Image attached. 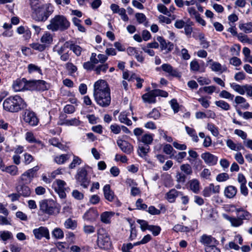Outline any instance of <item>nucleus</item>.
I'll list each match as a JSON object with an SVG mask.
<instances>
[{"instance_id":"obj_1","label":"nucleus","mask_w":252,"mask_h":252,"mask_svg":"<svg viewBox=\"0 0 252 252\" xmlns=\"http://www.w3.org/2000/svg\"><path fill=\"white\" fill-rule=\"evenodd\" d=\"M94 97L96 103L102 107H107L110 104V90L106 81L100 80L94 83Z\"/></svg>"},{"instance_id":"obj_2","label":"nucleus","mask_w":252,"mask_h":252,"mask_svg":"<svg viewBox=\"0 0 252 252\" xmlns=\"http://www.w3.org/2000/svg\"><path fill=\"white\" fill-rule=\"evenodd\" d=\"M27 107L26 102L18 95L10 96L4 99L3 102V109L11 113L18 112Z\"/></svg>"},{"instance_id":"obj_3","label":"nucleus","mask_w":252,"mask_h":252,"mask_svg":"<svg viewBox=\"0 0 252 252\" xmlns=\"http://www.w3.org/2000/svg\"><path fill=\"white\" fill-rule=\"evenodd\" d=\"M70 26V22L63 15H56L50 20V24L47 26V29L52 32H63L68 30Z\"/></svg>"},{"instance_id":"obj_4","label":"nucleus","mask_w":252,"mask_h":252,"mask_svg":"<svg viewBox=\"0 0 252 252\" xmlns=\"http://www.w3.org/2000/svg\"><path fill=\"white\" fill-rule=\"evenodd\" d=\"M54 10V6L51 3L42 4L40 7L32 11V16L36 21L44 22L47 20Z\"/></svg>"},{"instance_id":"obj_5","label":"nucleus","mask_w":252,"mask_h":252,"mask_svg":"<svg viewBox=\"0 0 252 252\" xmlns=\"http://www.w3.org/2000/svg\"><path fill=\"white\" fill-rule=\"evenodd\" d=\"M38 169V166H36L27 170L18 178L17 184L21 185L24 184L26 185L30 184L33 178L36 177V172Z\"/></svg>"},{"instance_id":"obj_6","label":"nucleus","mask_w":252,"mask_h":252,"mask_svg":"<svg viewBox=\"0 0 252 252\" xmlns=\"http://www.w3.org/2000/svg\"><path fill=\"white\" fill-rule=\"evenodd\" d=\"M97 243L98 246L103 249H107L110 247L111 242L109 234L104 229H101L97 232Z\"/></svg>"},{"instance_id":"obj_7","label":"nucleus","mask_w":252,"mask_h":252,"mask_svg":"<svg viewBox=\"0 0 252 252\" xmlns=\"http://www.w3.org/2000/svg\"><path fill=\"white\" fill-rule=\"evenodd\" d=\"M75 179L77 184L83 188L87 189L88 187L90 180L88 177V171L85 167H82L78 169Z\"/></svg>"},{"instance_id":"obj_8","label":"nucleus","mask_w":252,"mask_h":252,"mask_svg":"<svg viewBox=\"0 0 252 252\" xmlns=\"http://www.w3.org/2000/svg\"><path fill=\"white\" fill-rule=\"evenodd\" d=\"M55 204L51 199H45L39 202V209L42 213L51 215L54 213Z\"/></svg>"},{"instance_id":"obj_9","label":"nucleus","mask_w":252,"mask_h":252,"mask_svg":"<svg viewBox=\"0 0 252 252\" xmlns=\"http://www.w3.org/2000/svg\"><path fill=\"white\" fill-rule=\"evenodd\" d=\"M66 185V184L64 181L60 179L56 180L54 183L55 190L61 198H65L66 197L65 191L69 189L68 188L65 187Z\"/></svg>"},{"instance_id":"obj_10","label":"nucleus","mask_w":252,"mask_h":252,"mask_svg":"<svg viewBox=\"0 0 252 252\" xmlns=\"http://www.w3.org/2000/svg\"><path fill=\"white\" fill-rule=\"evenodd\" d=\"M23 120L26 123L31 126H35L37 125L39 122V120L35 113L28 110L25 111L23 115Z\"/></svg>"},{"instance_id":"obj_11","label":"nucleus","mask_w":252,"mask_h":252,"mask_svg":"<svg viewBox=\"0 0 252 252\" xmlns=\"http://www.w3.org/2000/svg\"><path fill=\"white\" fill-rule=\"evenodd\" d=\"M34 237L38 240H41L44 237L47 240H49L50 233L47 227L45 226H40L38 228H35L32 230Z\"/></svg>"},{"instance_id":"obj_12","label":"nucleus","mask_w":252,"mask_h":252,"mask_svg":"<svg viewBox=\"0 0 252 252\" xmlns=\"http://www.w3.org/2000/svg\"><path fill=\"white\" fill-rule=\"evenodd\" d=\"M168 74V76L174 77H180L181 76L180 73L179 72L177 69L173 67L170 64L164 63L160 67H157V70H159L160 68Z\"/></svg>"},{"instance_id":"obj_13","label":"nucleus","mask_w":252,"mask_h":252,"mask_svg":"<svg viewBox=\"0 0 252 252\" xmlns=\"http://www.w3.org/2000/svg\"><path fill=\"white\" fill-rule=\"evenodd\" d=\"M220 192V186H215L214 184L211 183L208 186L205 187L202 190V194L205 197H209L212 193L218 194Z\"/></svg>"},{"instance_id":"obj_14","label":"nucleus","mask_w":252,"mask_h":252,"mask_svg":"<svg viewBox=\"0 0 252 252\" xmlns=\"http://www.w3.org/2000/svg\"><path fill=\"white\" fill-rule=\"evenodd\" d=\"M30 86L33 89L40 91H44L49 89L50 86L49 84L44 80H33L29 82Z\"/></svg>"},{"instance_id":"obj_15","label":"nucleus","mask_w":252,"mask_h":252,"mask_svg":"<svg viewBox=\"0 0 252 252\" xmlns=\"http://www.w3.org/2000/svg\"><path fill=\"white\" fill-rule=\"evenodd\" d=\"M199 242L204 245L205 247H210L214 245H218L219 242L211 235L207 234L202 235L199 240Z\"/></svg>"},{"instance_id":"obj_16","label":"nucleus","mask_w":252,"mask_h":252,"mask_svg":"<svg viewBox=\"0 0 252 252\" xmlns=\"http://www.w3.org/2000/svg\"><path fill=\"white\" fill-rule=\"evenodd\" d=\"M201 157L207 164L210 166L216 165L218 161L217 157L209 152L203 153Z\"/></svg>"},{"instance_id":"obj_17","label":"nucleus","mask_w":252,"mask_h":252,"mask_svg":"<svg viewBox=\"0 0 252 252\" xmlns=\"http://www.w3.org/2000/svg\"><path fill=\"white\" fill-rule=\"evenodd\" d=\"M117 143L121 150L126 154H130L133 150V146L126 141L119 139Z\"/></svg>"},{"instance_id":"obj_18","label":"nucleus","mask_w":252,"mask_h":252,"mask_svg":"<svg viewBox=\"0 0 252 252\" xmlns=\"http://www.w3.org/2000/svg\"><path fill=\"white\" fill-rule=\"evenodd\" d=\"M16 190L21 196L24 197H29L31 194V190L30 187L24 184L21 185L17 184Z\"/></svg>"},{"instance_id":"obj_19","label":"nucleus","mask_w":252,"mask_h":252,"mask_svg":"<svg viewBox=\"0 0 252 252\" xmlns=\"http://www.w3.org/2000/svg\"><path fill=\"white\" fill-rule=\"evenodd\" d=\"M30 85L29 82L27 83L26 79L23 78L22 79H17L15 81L12 85V87L15 92H19L27 89V86Z\"/></svg>"},{"instance_id":"obj_20","label":"nucleus","mask_w":252,"mask_h":252,"mask_svg":"<svg viewBox=\"0 0 252 252\" xmlns=\"http://www.w3.org/2000/svg\"><path fill=\"white\" fill-rule=\"evenodd\" d=\"M98 216V213L97 210L91 208L84 214L83 218L85 220L93 221L95 220Z\"/></svg>"},{"instance_id":"obj_21","label":"nucleus","mask_w":252,"mask_h":252,"mask_svg":"<svg viewBox=\"0 0 252 252\" xmlns=\"http://www.w3.org/2000/svg\"><path fill=\"white\" fill-rule=\"evenodd\" d=\"M64 115L60 117V125H65L67 126H77L80 125V121L76 118L71 119L70 120L66 119V116L63 117Z\"/></svg>"},{"instance_id":"obj_22","label":"nucleus","mask_w":252,"mask_h":252,"mask_svg":"<svg viewBox=\"0 0 252 252\" xmlns=\"http://www.w3.org/2000/svg\"><path fill=\"white\" fill-rule=\"evenodd\" d=\"M108 57L106 55L99 54L98 55L95 53H93L90 57V61L94 64L105 63L107 60Z\"/></svg>"},{"instance_id":"obj_23","label":"nucleus","mask_w":252,"mask_h":252,"mask_svg":"<svg viewBox=\"0 0 252 252\" xmlns=\"http://www.w3.org/2000/svg\"><path fill=\"white\" fill-rule=\"evenodd\" d=\"M157 39L160 43L161 50H167L168 52L173 49V44L169 41L166 42L162 36H158Z\"/></svg>"},{"instance_id":"obj_24","label":"nucleus","mask_w":252,"mask_h":252,"mask_svg":"<svg viewBox=\"0 0 252 252\" xmlns=\"http://www.w3.org/2000/svg\"><path fill=\"white\" fill-rule=\"evenodd\" d=\"M208 63H210V68L212 71L214 72H218L220 73L226 71L227 68L225 66H222L220 63L218 62H213L212 60H210L208 62Z\"/></svg>"},{"instance_id":"obj_25","label":"nucleus","mask_w":252,"mask_h":252,"mask_svg":"<svg viewBox=\"0 0 252 252\" xmlns=\"http://www.w3.org/2000/svg\"><path fill=\"white\" fill-rule=\"evenodd\" d=\"M103 191L105 198L106 200L110 202H112L114 200L116 196L114 192L111 189L109 185H105L103 187Z\"/></svg>"},{"instance_id":"obj_26","label":"nucleus","mask_w":252,"mask_h":252,"mask_svg":"<svg viewBox=\"0 0 252 252\" xmlns=\"http://www.w3.org/2000/svg\"><path fill=\"white\" fill-rule=\"evenodd\" d=\"M237 192V188L233 186H228L225 188L224 190V196L227 198H234Z\"/></svg>"},{"instance_id":"obj_27","label":"nucleus","mask_w":252,"mask_h":252,"mask_svg":"<svg viewBox=\"0 0 252 252\" xmlns=\"http://www.w3.org/2000/svg\"><path fill=\"white\" fill-rule=\"evenodd\" d=\"M227 146L231 150L239 151L244 150L245 148L241 143H235L231 139H228L226 141Z\"/></svg>"},{"instance_id":"obj_28","label":"nucleus","mask_w":252,"mask_h":252,"mask_svg":"<svg viewBox=\"0 0 252 252\" xmlns=\"http://www.w3.org/2000/svg\"><path fill=\"white\" fill-rule=\"evenodd\" d=\"M154 135L151 133H145L138 138V141L144 143L145 145H149L153 142Z\"/></svg>"},{"instance_id":"obj_29","label":"nucleus","mask_w":252,"mask_h":252,"mask_svg":"<svg viewBox=\"0 0 252 252\" xmlns=\"http://www.w3.org/2000/svg\"><path fill=\"white\" fill-rule=\"evenodd\" d=\"M142 98L144 102L149 103H155L156 101V95H155L154 90H152L149 93L144 94L142 96Z\"/></svg>"},{"instance_id":"obj_30","label":"nucleus","mask_w":252,"mask_h":252,"mask_svg":"<svg viewBox=\"0 0 252 252\" xmlns=\"http://www.w3.org/2000/svg\"><path fill=\"white\" fill-rule=\"evenodd\" d=\"M179 195H182V192L178 191L175 189H172L166 194V199L169 202L173 203Z\"/></svg>"},{"instance_id":"obj_31","label":"nucleus","mask_w":252,"mask_h":252,"mask_svg":"<svg viewBox=\"0 0 252 252\" xmlns=\"http://www.w3.org/2000/svg\"><path fill=\"white\" fill-rule=\"evenodd\" d=\"M235 211L237 213H241V214H237V217L242 221L249 220L251 218V214L242 208H237Z\"/></svg>"},{"instance_id":"obj_32","label":"nucleus","mask_w":252,"mask_h":252,"mask_svg":"<svg viewBox=\"0 0 252 252\" xmlns=\"http://www.w3.org/2000/svg\"><path fill=\"white\" fill-rule=\"evenodd\" d=\"M189 189L194 193H198L200 191V182L196 179H192L189 182Z\"/></svg>"},{"instance_id":"obj_33","label":"nucleus","mask_w":252,"mask_h":252,"mask_svg":"<svg viewBox=\"0 0 252 252\" xmlns=\"http://www.w3.org/2000/svg\"><path fill=\"white\" fill-rule=\"evenodd\" d=\"M40 41L47 47L52 43L53 36L50 32H46L41 36Z\"/></svg>"},{"instance_id":"obj_34","label":"nucleus","mask_w":252,"mask_h":252,"mask_svg":"<svg viewBox=\"0 0 252 252\" xmlns=\"http://www.w3.org/2000/svg\"><path fill=\"white\" fill-rule=\"evenodd\" d=\"M225 218L230 222L231 226L233 227H239L244 223L243 221L240 220L238 217L226 216Z\"/></svg>"},{"instance_id":"obj_35","label":"nucleus","mask_w":252,"mask_h":252,"mask_svg":"<svg viewBox=\"0 0 252 252\" xmlns=\"http://www.w3.org/2000/svg\"><path fill=\"white\" fill-rule=\"evenodd\" d=\"M70 158V155L62 154L56 156L54 158V161L58 164H63Z\"/></svg>"},{"instance_id":"obj_36","label":"nucleus","mask_w":252,"mask_h":252,"mask_svg":"<svg viewBox=\"0 0 252 252\" xmlns=\"http://www.w3.org/2000/svg\"><path fill=\"white\" fill-rule=\"evenodd\" d=\"M77 225L76 220H73L71 218L66 219L64 222V226L66 229L74 230Z\"/></svg>"},{"instance_id":"obj_37","label":"nucleus","mask_w":252,"mask_h":252,"mask_svg":"<svg viewBox=\"0 0 252 252\" xmlns=\"http://www.w3.org/2000/svg\"><path fill=\"white\" fill-rule=\"evenodd\" d=\"M187 133L191 137L192 140L195 142H198L199 139L194 129L188 126H185Z\"/></svg>"},{"instance_id":"obj_38","label":"nucleus","mask_w":252,"mask_h":252,"mask_svg":"<svg viewBox=\"0 0 252 252\" xmlns=\"http://www.w3.org/2000/svg\"><path fill=\"white\" fill-rule=\"evenodd\" d=\"M239 29L246 33L252 32V23H240L239 25Z\"/></svg>"},{"instance_id":"obj_39","label":"nucleus","mask_w":252,"mask_h":252,"mask_svg":"<svg viewBox=\"0 0 252 252\" xmlns=\"http://www.w3.org/2000/svg\"><path fill=\"white\" fill-rule=\"evenodd\" d=\"M187 156V153L186 152H179L177 155H175V154H172L170 156V158L175 159L177 162L181 163L183 159Z\"/></svg>"},{"instance_id":"obj_40","label":"nucleus","mask_w":252,"mask_h":252,"mask_svg":"<svg viewBox=\"0 0 252 252\" xmlns=\"http://www.w3.org/2000/svg\"><path fill=\"white\" fill-rule=\"evenodd\" d=\"M119 121L124 123L127 126H131L132 125L131 121L127 117V114L125 112L121 113L118 117Z\"/></svg>"},{"instance_id":"obj_41","label":"nucleus","mask_w":252,"mask_h":252,"mask_svg":"<svg viewBox=\"0 0 252 252\" xmlns=\"http://www.w3.org/2000/svg\"><path fill=\"white\" fill-rule=\"evenodd\" d=\"M52 236L57 239H62L64 237V233L63 230L59 227H56L52 232Z\"/></svg>"},{"instance_id":"obj_42","label":"nucleus","mask_w":252,"mask_h":252,"mask_svg":"<svg viewBox=\"0 0 252 252\" xmlns=\"http://www.w3.org/2000/svg\"><path fill=\"white\" fill-rule=\"evenodd\" d=\"M150 151V147L149 145H145V146L139 145L138 150V153L141 157L146 156Z\"/></svg>"},{"instance_id":"obj_43","label":"nucleus","mask_w":252,"mask_h":252,"mask_svg":"<svg viewBox=\"0 0 252 252\" xmlns=\"http://www.w3.org/2000/svg\"><path fill=\"white\" fill-rule=\"evenodd\" d=\"M112 212H104L101 215V220L105 223L110 222V219L113 215Z\"/></svg>"},{"instance_id":"obj_44","label":"nucleus","mask_w":252,"mask_h":252,"mask_svg":"<svg viewBox=\"0 0 252 252\" xmlns=\"http://www.w3.org/2000/svg\"><path fill=\"white\" fill-rule=\"evenodd\" d=\"M4 172H6L12 176H16L18 174V168L16 166L12 165L6 166Z\"/></svg>"},{"instance_id":"obj_45","label":"nucleus","mask_w":252,"mask_h":252,"mask_svg":"<svg viewBox=\"0 0 252 252\" xmlns=\"http://www.w3.org/2000/svg\"><path fill=\"white\" fill-rule=\"evenodd\" d=\"M82 160L79 157L75 155L73 156V160L68 166L69 169H72L77 165H79L82 163Z\"/></svg>"},{"instance_id":"obj_46","label":"nucleus","mask_w":252,"mask_h":252,"mask_svg":"<svg viewBox=\"0 0 252 252\" xmlns=\"http://www.w3.org/2000/svg\"><path fill=\"white\" fill-rule=\"evenodd\" d=\"M180 169L186 175H190L192 173L191 166L188 163L181 165L180 166Z\"/></svg>"},{"instance_id":"obj_47","label":"nucleus","mask_w":252,"mask_h":252,"mask_svg":"<svg viewBox=\"0 0 252 252\" xmlns=\"http://www.w3.org/2000/svg\"><path fill=\"white\" fill-rule=\"evenodd\" d=\"M230 87L232 88L234 91L239 93L240 94H245V85L241 86L238 85L235 83H233L230 84Z\"/></svg>"},{"instance_id":"obj_48","label":"nucleus","mask_w":252,"mask_h":252,"mask_svg":"<svg viewBox=\"0 0 252 252\" xmlns=\"http://www.w3.org/2000/svg\"><path fill=\"white\" fill-rule=\"evenodd\" d=\"M207 129L211 132L212 134L217 137L219 135V131L218 127L212 123L207 124Z\"/></svg>"},{"instance_id":"obj_49","label":"nucleus","mask_w":252,"mask_h":252,"mask_svg":"<svg viewBox=\"0 0 252 252\" xmlns=\"http://www.w3.org/2000/svg\"><path fill=\"white\" fill-rule=\"evenodd\" d=\"M215 104L222 109L227 111L230 109V105L226 102L223 100H218L215 101Z\"/></svg>"},{"instance_id":"obj_50","label":"nucleus","mask_w":252,"mask_h":252,"mask_svg":"<svg viewBox=\"0 0 252 252\" xmlns=\"http://www.w3.org/2000/svg\"><path fill=\"white\" fill-rule=\"evenodd\" d=\"M108 68V64L103 63L96 66L94 68V71L97 74H99L101 72H105Z\"/></svg>"},{"instance_id":"obj_51","label":"nucleus","mask_w":252,"mask_h":252,"mask_svg":"<svg viewBox=\"0 0 252 252\" xmlns=\"http://www.w3.org/2000/svg\"><path fill=\"white\" fill-rule=\"evenodd\" d=\"M32 48L39 52H42L45 50L46 47L43 44H40L39 43H33L30 44Z\"/></svg>"},{"instance_id":"obj_52","label":"nucleus","mask_w":252,"mask_h":252,"mask_svg":"<svg viewBox=\"0 0 252 252\" xmlns=\"http://www.w3.org/2000/svg\"><path fill=\"white\" fill-rule=\"evenodd\" d=\"M0 237L3 241H5L12 238L13 235L12 233L8 231H0Z\"/></svg>"},{"instance_id":"obj_53","label":"nucleus","mask_w":252,"mask_h":252,"mask_svg":"<svg viewBox=\"0 0 252 252\" xmlns=\"http://www.w3.org/2000/svg\"><path fill=\"white\" fill-rule=\"evenodd\" d=\"M146 117L148 118H152L154 120H157L159 118L160 113L157 109L154 108L147 115Z\"/></svg>"},{"instance_id":"obj_54","label":"nucleus","mask_w":252,"mask_h":252,"mask_svg":"<svg viewBox=\"0 0 252 252\" xmlns=\"http://www.w3.org/2000/svg\"><path fill=\"white\" fill-rule=\"evenodd\" d=\"M163 152L166 155H171L172 154L176 153V151L174 150L173 147L170 144H166L164 146L163 148Z\"/></svg>"},{"instance_id":"obj_55","label":"nucleus","mask_w":252,"mask_h":252,"mask_svg":"<svg viewBox=\"0 0 252 252\" xmlns=\"http://www.w3.org/2000/svg\"><path fill=\"white\" fill-rule=\"evenodd\" d=\"M148 230L152 232L154 236H158L161 231V228L159 226L150 225L148 227Z\"/></svg>"},{"instance_id":"obj_56","label":"nucleus","mask_w":252,"mask_h":252,"mask_svg":"<svg viewBox=\"0 0 252 252\" xmlns=\"http://www.w3.org/2000/svg\"><path fill=\"white\" fill-rule=\"evenodd\" d=\"M28 72L30 73H33L34 72H38L39 73H41V69L40 68L34 64H29L28 66Z\"/></svg>"},{"instance_id":"obj_57","label":"nucleus","mask_w":252,"mask_h":252,"mask_svg":"<svg viewBox=\"0 0 252 252\" xmlns=\"http://www.w3.org/2000/svg\"><path fill=\"white\" fill-rule=\"evenodd\" d=\"M157 7H158V10L160 12H161L165 15H166L168 16H170L171 15L170 12L168 10L167 8L163 4H158Z\"/></svg>"},{"instance_id":"obj_58","label":"nucleus","mask_w":252,"mask_h":252,"mask_svg":"<svg viewBox=\"0 0 252 252\" xmlns=\"http://www.w3.org/2000/svg\"><path fill=\"white\" fill-rule=\"evenodd\" d=\"M176 181L178 183L184 184L186 180V175L183 172H177L176 174Z\"/></svg>"},{"instance_id":"obj_59","label":"nucleus","mask_w":252,"mask_h":252,"mask_svg":"<svg viewBox=\"0 0 252 252\" xmlns=\"http://www.w3.org/2000/svg\"><path fill=\"white\" fill-rule=\"evenodd\" d=\"M219 96L221 98L228 99L231 100H233L234 98V95L225 90L221 91L220 93Z\"/></svg>"},{"instance_id":"obj_60","label":"nucleus","mask_w":252,"mask_h":252,"mask_svg":"<svg viewBox=\"0 0 252 252\" xmlns=\"http://www.w3.org/2000/svg\"><path fill=\"white\" fill-rule=\"evenodd\" d=\"M229 178V175L226 173H222L218 174L216 177V180L219 182L227 181Z\"/></svg>"},{"instance_id":"obj_61","label":"nucleus","mask_w":252,"mask_h":252,"mask_svg":"<svg viewBox=\"0 0 252 252\" xmlns=\"http://www.w3.org/2000/svg\"><path fill=\"white\" fill-rule=\"evenodd\" d=\"M95 228L93 225H84L83 228L84 232L86 234H90L95 232Z\"/></svg>"},{"instance_id":"obj_62","label":"nucleus","mask_w":252,"mask_h":252,"mask_svg":"<svg viewBox=\"0 0 252 252\" xmlns=\"http://www.w3.org/2000/svg\"><path fill=\"white\" fill-rule=\"evenodd\" d=\"M173 229L176 232H188L189 231L188 227L179 224L175 225Z\"/></svg>"},{"instance_id":"obj_63","label":"nucleus","mask_w":252,"mask_h":252,"mask_svg":"<svg viewBox=\"0 0 252 252\" xmlns=\"http://www.w3.org/2000/svg\"><path fill=\"white\" fill-rule=\"evenodd\" d=\"M137 222L140 225V228L142 231L148 230V227L150 226L146 220H138Z\"/></svg>"},{"instance_id":"obj_64","label":"nucleus","mask_w":252,"mask_h":252,"mask_svg":"<svg viewBox=\"0 0 252 252\" xmlns=\"http://www.w3.org/2000/svg\"><path fill=\"white\" fill-rule=\"evenodd\" d=\"M9 249L11 252H20L22 249L20 245L18 243L10 244Z\"/></svg>"}]
</instances>
